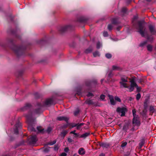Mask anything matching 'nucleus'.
Returning a JSON list of instances; mask_svg holds the SVG:
<instances>
[{
    "label": "nucleus",
    "instance_id": "nucleus-11",
    "mask_svg": "<svg viewBox=\"0 0 156 156\" xmlns=\"http://www.w3.org/2000/svg\"><path fill=\"white\" fill-rule=\"evenodd\" d=\"M31 108V105L29 103L26 104L25 106L22 108V110L25 111L26 110H30Z\"/></svg>",
    "mask_w": 156,
    "mask_h": 156
},
{
    "label": "nucleus",
    "instance_id": "nucleus-60",
    "mask_svg": "<svg viewBox=\"0 0 156 156\" xmlns=\"http://www.w3.org/2000/svg\"><path fill=\"white\" fill-rule=\"evenodd\" d=\"M56 140H54L52 142L53 144H55L56 143Z\"/></svg>",
    "mask_w": 156,
    "mask_h": 156
},
{
    "label": "nucleus",
    "instance_id": "nucleus-46",
    "mask_svg": "<svg viewBox=\"0 0 156 156\" xmlns=\"http://www.w3.org/2000/svg\"><path fill=\"white\" fill-rule=\"evenodd\" d=\"M108 76L109 77H111L112 76V71L110 70L109 71L108 74Z\"/></svg>",
    "mask_w": 156,
    "mask_h": 156
},
{
    "label": "nucleus",
    "instance_id": "nucleus-44",
    "mask_svg": "<svg viewBox=\"0 0 156 156\" xmlns=\"http://www.w3.org/2000/svg\"><path fill=\"white\" fill-rule=\"evenodd\" d=\"M103 36L105 37H106L108 36V33L107 31H104L103 33Z\"/></svg>",
    "mask_w": 156,
    "mask_h": 156
},
{
    "label": "nucleus",
    "instance_id": "nucleus-41",
    "mask_svg": "<svg viewBox=\"0 0 156 156\" xmlns=\"http://www.w3.org/2000/svg\"><path fill=\"white\" fill-rule=\"evenodd\" d=\"M141 125V122L139 120L137 119V129H139V127Z\"/></svg>",
    "mask_w": 156,
    "mask_h": 156
},
{
    "label": "nucleus",
    "instance_id": "nucleus-64",
    "mask_svg": "<svg viewBox=\"0 0 156 156\" xmlns=\"http://www.w3.org/2000/svg\"><path fill=\"white\" fill-rule=\"evenodd\" d=\"M67 127V125H65V126H63V127H64V128H66Z\"/></svg>",
    "mask_w": 156,
    "mask_h": 156
},
{
    "label": "nucleus",
    "instance_id": "nucleus-43",
    "mask_svg": "<svg viewBox=\"0 0 156 156\" xmlns=\"http://www.w3.org/2000/svg\"><path fill=\"white\" fill-rule=\"evenodd\" d=\"M112 23L114 24H116L117 23V20L115 19H113L112 20Z\"/></svg>",
    "mask_w": 156,
    "mask_h": 156
},
{
    "label": "nucleus",
    "instance_id": "nucleus-20",
    "mask_svg": "<svg viewBox=\"0 0 156 156\" xmlns=\"http://www.w3.org/2000/svg\"><path fill=\"white\" fill-rule=\"evenodd\" d=\"M90 135V133L87 132L86 133L81 135L80 137L83 138H86L88 136Z\"/></svg>",
    "mask_w": 156,
    "mask_h": 156
},
{
    "label": "nucleus",
    "instance_id": "nucleus-4",
    "mask_svg": "<svg viewBox=\"0 0 156 156\" xmlns=\"http://www.w3.org/2000/svg\"><path fill=\"white\" fill-rule=\"evenodd\" d=\"M37 129L38 130V133H43L45 132H46L48 133H49L52 130V129L50 127H48L47 130H45L44 129H41V126H37Z\"/></svg>",
    "mask_w": 156,
    "mask_h": 156
},
{
    "label": "nucleus",
    "instance_id": "nucleus-17",
    "mask_svg": "<svg viewBox=\"0 0 156 156\" xmlns=\"http://www.w3.org/2000/svg\"><path fill=\"white\" fill-rule=\"evenodd\" d=\"M132 23L133 25L136 27V16H134L132 20Z\"/></svg>",
    "mask_w": 156,
    "mask_h": 156
},
{
    "label": "nucleus",
    "instance_id": "nucleus-27",
    "mask_svg": "<svg viewBox=\"0 0 156 156\" xmlns=\"http://www.w3.org/2000/svg\"><path fill=\"white\" fill-rule=\"evenodd\" d=\"M93 55L94 57H96L97 56H99L100 54L99 52L98 51H96L93 53Z\"/></svg>",
    "mask_w": 156,
    "mask_h": 156
},
{
    "label": "nucleus",
    "instance_id": "nucleus-21",
    "mask_svg": "<svg viewBox=\"0 0 156 156\" xmlns=\"http://www.w3.org/2000/svg\"><path fill=\"white\" fill-rule=\"evenodd\" d=\"M26 117L27 119L30 121H31L32 118V114L29 113L26 115Z\"/></svg>",
    "mask_w": 156,
    "mask_h": 156
},
{
    "label": "nucleus",
    "instance_id": "nucleus-2",
    "mask_svg": "<svg viewBox=\"0 0 156 156\" xmlns=\"http://www.w3.org/2000/svg\"><path fill=\"white\" fill-rule=\"evenodd\" d=\"M127 79V77L125 76L121 77V81L119 82L120 87L127 88L129 91L131 92L134 90L135 87L136 86V83L135 82V78H133L130 81L131 83L130 87L128 86L126 83V82L128 81Z\"/></svg>",
    "mask_w": 156,
    "mask_h": 156
},
{
    "label": "nucleus",
    "instance_id": "nucleus-31",
    "mask_svg": "<svg viewBox=\"0 0 156 156\" xmlns=\"http://www.w3.org/2000/svg\"><path fill=\"white\" fill-rule=\"evenodd\" d=\"M68 27H69L68 26H66L62 27L61 28V31H65L68 29Z\"/></svg>",
    "mask_w": 156,
    "mask_h": 156
},
{
    "label": "nucleus",
    "instance_id": "nucleus-47",
    "mask_svg": "<svg viewBox=\"0 0 156 156\" xmlns=\"http://www.w3.org/2000/svg\"><path fill=\"white\" fill-rule=\"evenodd\" d=\"M126 11V9L125 8H122L121 12L123 13H125Z\"/></svg>",
    "mask_w": 156,
    "mask_h": 156
},
{
    "label": "nucleus",
    "instance_id": "nucleus-42",
    "mask_svg": "<svg viewBox=\"0 0 156 156\" xmlns=\"http://www.w3.org/2000/svg\"><path fill=\"white\" fill-rule=\"evenodd\" d=\"M34 96L35 98H37L40 97V95L38 93H36L34 94Z\"/></svg>",
    "mask_w": 156,
    "mask_h": 156
},
{
    "label": "nucleus",
    "instance_id": "nucleus-12",
    "mask_svg": "<svg viewBox=\"0 0 156 156\" xmlns=\"http://www.w3.org/2000/svg\"><path fill=\"white\" fill-rule=\"evenodd\" d=\"M108 96L110 99L111 104L112 105H114L115 103L113 97L112 95L109 94L108 95Z\"/></svg>",
    "mask_w": 156,
    "mask_h": 156
},
{
    "label": "nucleus",
    "instance_id": "nucleus-56",
    "mask_svg": "<svg viewBox=\"0 0 156 156\" xmlns=\"http://www.w3.org/2000/svg\"><path fill=\"white\" fill-rule=\"evenodd\" d=\"M67 154L63 152L59 156H66Z\"/></svg>",
    "mask_w": 156,
    "mask_h": 156
},
{
    "label": "nucleus",
    "instance_id": "nucleus-59",
    "mask_svg": "<svg viewBox=\"0 0 156 156\" xmlns=\"http://www.w3.org/2000/svg\"><path fill=\"white\" fill-rule=\"evenodd\" d=\"M53 144L52 142H49L48 144L49 145H53V144Z\"/></svg>",
    "mask_w": 156,
    "mask_h": 156
},
{
    "label": "nucleus",
    "instance_id": "nucleus-25",
    "mask_svg": "<svg viewBox=\"0 0 156 156\" xmlns=\"http://www.w3.org/2000/svg\"><path fill=\"white\" fill-rule=\"evenodd\" d=\"M122 144L121 147L122 148L125 147L127 144V142L124 141H123L121 142Z\"/></svg>",
    "mask_w": 156,
    "mask_h": 156
},
{
    "label": "nucleus",
    "instance_id": "nucleus-14",
    "mask_svg": "<svg viewBox=\"0 0 156 156\" xmlns=\"http://www.w3.org/2000/svg\"><path fill=\"white\" fill-rule=\"evenodd\" d=\"M78 154L81 155H83L85 153V151L83 148H80L78 150Z\"/></svg>",
    "mask_w": 156,
    "mask_h": 156
},
{
    "label": "nucleus",
    "instance_id": "nucleus-62",
    "mask_svg": "<svg viewBox=\"0 0 156 156\" xmlns=\"http://www.w3.org/2000/svg\"><path fill=\"white\" fill-rule=\"evenodd\" d=\"M134 129H134V127H133L131 129V131H134Z\"/></svg>",
    "mask_w": 156,
    "mask_h": 156
},
{
    "label": "nucleus",
    "instance_id": "nucleus-29",
    "mask_svg": "<svg viewBox=\"0 0 156 156\" xmlns=\"http://www.w3.org/2000/svg\"><path fill=\"white\" fill-rule=\"evenodd\" d=\"M128 129V125L125 124L123 126V130L126 131Z\"/></svg>",
    "mask_w": 156,
    "mask_h": 156
},
{
    "label": "nucleus",
    "instance_id": "nucleus-61",
    "mask_svg": "<svg viewBox=\"0 0 156 156\" xmlns=\"http://www.w3.org/2000/svg\"><path fill=\"white\" fill-rule=\"evenodd\" d=\"M99 156H105V154L103 153L101 154Z\"/></svg>",
    "mask_w": 156,
    "mask_h": 156
},
{
    "label": "nucleus",
    "instance_id": "nucleus-58",
    "mask_svg": "<svg viewBox=\"0 0 156 156\" xmlns=\"http://www.w3.org/2000/svg\"><path fill=\"white\" fill-rule=\"evenodd\" d=\"M77 124L76 123H73L72 124V128L75 127L76 126H77Z\"/></svg>",
    "mask_w": 156,
    "mask_h": 156
},
{
    "label": "nucleus",
    "instance_id": "nucleus-3",
    "mask_svg": "<svg viewBox=\"0 0 156 156\" xmlns=\"http://www.w3.org/2000/svg\"><path fill=\"white\" fill-rule=\"evenodd\" d=\"M53 103L52 98H48L46 100L44 103L42 104L41 103H38L37 104V109L35 110L34 112V114H38L40 112V109L41 107L49 106Z\"/></svg>",
    "mask_w": 156,
    "mask_h": 156
},
{
    "label": "nucleus",
    "instance_id": "nucleus-8",
    "mask_svg": "<svg viewBox=\"0 0 156 156\" xmlns=\"http://www.w3.org/2000/svg\"><path fill=\"white\" fill-rule=\"evenodd\" d=\"M16 128L14 129V132L16 134L18 133V129H20L21 128V123L19 122H17L15 125Z\"/></svg>",
    "mask_w": 156,
    "mask_h": 156
},
{
    "label": "nucleus",
    "instance_id": "nucleus-32",
    "mask_svg": "<svg viewBox=\"0 0 156 156\" xmlns=\"http://www.w3.org/2000/svg\"><path fill=\"white\" fill-rule=\"evenodd\" d=\"M75 132H76L75 130H73V131H71L70 132V133L74 134V135H75V137H78L79 136V135L78 134H77L76 133H75Z\"/></svg>",
    "mask_w": 156,
    "mask_h": 156
},
{
    "label": "nucleus",
    "instance_id": "nucleus-10",
    "mask_svg": "<svg viewBox=\"0 0 156 156\" xmlns=\"http://www.w3.org/2000/svg\"><path fill=\"white\" fill-rule=\"evenodd\" d=\"M56 119L60 121L63 120L65 121L66 122H68L69 118L67 117L61 116L58 117L56 118Z\"/></svg>",
    "mask_w": 156,
    "mask_h": 156
},
{
    "label": "nucleus",
    "instance_id": "nucleus-53",
    "mask_svg": "<svg viewBox=\"0 0 156 156\" xmlns=\"http://www.w3.org/2000/svg\"><path fill=\"white\" fill-rule=\"evenodd\" d=\"M67 141L69 143H71L73 141V140L70 138H68Z\"/></svg>",
    "mask_w": 156,
    "mask_h": 156
},
{
    "label": "nucleus",
    "instance_id": "nucleus-23",
    "mask_svg": "<svg viewBox=\"0 0 156 156\" xmlns=\"http://www.w3.org/2000/svg\"><path fill=\"white\" fill-rule=\"evenodd\" d=\"M28 130L30 132H35L36 131L35 129L31 126H28Z\"/></svg>",
    "mask_w": 156,
    "mask_h": 156
},
{
    "label": "nucleus",
    "instance_id": "nucleus-34",
    "mask_svg": "<svg viewBox=\"0 0 156 156\" xmlns=\"http://www.w3.org/2000/svg\"><path fill=\"white\" fill-rule=\"evenodd\" d=\"M105 56L106 57L108 58H110L112 57V55L109 53H106L105 54Z\"/></svg>",
    "mask_w": 156,
    "mask_h": 156
},
{
    "label": "nucleus",
    "instance_id": "nucleus-57",
    "mask_svg": "<svg viewBox=\"0 0 156 156\" xmlns=\"http://www.w3.org/2000/svg\"><path fill=\"white\" fill-rule=\"evenodd\" d=\"M69 151V149L68 147H66L64 149V151L66 152H68Z\"/></svg>",
    "mask_w": 156,
    "mask_h": 156
},
{
    "label": "nucleus",
    "instance_id": "nucleus-38",
    "mask_svg": "<svg viewBox=\"0 0 156 156\" xmlns=\"http://www.w3.org/2000/svg\"><path fill=\"white\" fill-rule=\"evenodd\" d=\"M143 80L142 79L138 77V76H137V82L139 83H141V82Z\"/></svg>",
    "mask_w": 156,
    "mask_h": 156
},
{
    "label": "nucleus",
    "instance_id": "nucleus-48",
    "mask_svg": "<svg viewBox=\"0 0 156 156\" xmlns=\"http://www.w3.org/2000/svg\"><path fill=\"white\" fill-rule=\"evenodd\" d=\"M79 112V110L78 109L77 110L74 112V115L75 116L77 115Z\"/></svg>",
    "mask_w": 156,
    "mask_h": 156
},
{
    "label": "nucleus",
    "instance_id": "nucleus-5",
    "mask_svg": "<svg viewBox=\"0 0 156 156\" xmlns=\"http://www.w3.org/2000/svg\"><path fill=\"white\" fill-rule=\"evenodd\" d=\"M11 48L17 54L21 51L22 49L21 47L18 46L14 44L12 45Z\"/></svg>",
    "mask_w": 156,
    "mask_h": 156
},
{
    "label": "nucleus",
    "instance_id": "nucleus-55",
    "mask_svg": "<svg viewBox=\"0 0 156 156\" xmlns=\"http://www.w3.org/2000/svg\"><path fill=\"white\" fill-rule=\"evenodd\" d=\"M148 107V105L146 103H144V108L145 109H146Z\"/></svg>",
    "mask_w": 156,
    "mask_h": 156
},
{
    "label": "nucleus",
    "instance_id": "nucleus-51",
    "mask_svg": "<svg viewBox=\"0 0 156 156\" xmlns=\"http://www.w3.org/2000/svg\"><path fill=\"white\" fill-rule=\"evenodd\" d=\"M141 98L140 94L138 93H137V100H138Z\"/></svg>",
    "mask_w": 156,
    "mask_h": 156
},
{
    "label": "nucleus",
    "instance_id": "nucleus-9",
    "mask_svg": "<svg viewBox=\"0 0 156 156\" xmlns=\"http://www.w3.org/2000/svg\"><path fill=\"white\" fill-rule=\"evenodd\" d=\"M132 112L133 115V119L132 123L133 125V126H135L136 125V117L135 110H133Z\"/></svg>",
    "mask_w": 156,
    "mask_h": 156
},
{
    "label": "nucleus",
    "instance_id": "nucleus-19",
    "mask_svg": "<svg viewBox=\"0 0 156 156\" xmlns=\"http://www.w3.org/2000/svg\"><path fill=\"white\" fill-rule=\"evenodd\" d=\"M67 131L66 130H63L61 133L60 136L62 137L63 138H64L65 136L67 133Z\"/></svg>",
    "mask_w": 156,
    "mask_h": 156
},
{
    "label": "nucleus",
    "instance_id": "nucleus-54",
    "mask_svg": "<svg viewBox=\"0 0 156 156\" xmlns=\"http://www.w3.org/2000/svg\"><path fill=\"white\" fill-rule=\"evenodd\" d=\"M91 83V82L87 81L86 83V85L87 86H89Z\"/></svg>",
    "mask_w": 156,
    "mask_h": 156
},
{
    "label": "nucleus",
    "instance_id": "nucleus-15",
    "mask_svg": "<svg viewBox=\"0 0 156 156\" xmlns=\"http://www.w3.org/2000/svg\"><path fill=\"white\" fill-rule=\"evenodd\" d=\"M145 143V141L144 139H142L139 143V149H140L142 147V146Z\"/></svg>",
    "mask_w": 156,
    "mask_h": 156
},
{
    "label": "nucleus",
    "instance_id": "nucleus-13",
    "mask_svg": "<svg viewBox=\"0 0 156 156\" xmlns=\"http://www.w3.org/2000/svg\"><path fill=\"white\" fill-rule=\"evenodd\" d=\"M100 145L103 147L106 148H108L110 146V144L108 143L102 142L100 144Z\"/></svg>",
    "mask_w": 156,
    "mask_h": 156
},
{
    "label": "nucleus",
    "instance_id": "nucleus-49",
    "mask_svg": "<svg viewBox=\"0 0 156 156\" xmlns=\"http://www.w3.org/2000/svg\"><path fill=\"white\" fill-rule=\"evenodd\" d=\"M105 96L104 94H101L100 96V98L102 100H103L105 99Z\"/></svg>",
    "mask_w": 156,
    "mask_h": 156
},
{
    "label": "nucleus",
    "instance_id": "nucleus-22",
    "mask_svg": "<svg viewBox=\"0 0 156 156\" xmlns=\"http://www.w3.org/2000/svg\"><path fill=\"white\" fill-rule=\"evenodd\" d=\"M141 114L143 116V118H146L147 117V112L145 111H143L142 112H141Z\"/></svg>",
    "mask_w": 156,
    "mask_h": 156
},
{
    "label": "nucleus",
    "instance_id": "nucleus-26",
    "mask_svg": "<svg viewBox=\"0 0 156 156\" xmlns=\"http://www.w3.org/2000/svg\"><path fill=\"white\" fill-rule=\"evenodd\" d=\"M147 48L148 51H151L152 50L153 46L150 44L148 45L147 46Z\"/></svg>",
    "mask_w": 156,
    "mask_h": 156
},
{
    "label": "nucleus",
    "instance_id": "nucleus-24",
    "mask_svg": "<svg viewBox=\"0 0 156 156\" xmlns=\"http://www.w3.org/2000/svg\"><path fill=\"white\" fill-rule=\"evenodd\" d=\"M85 103L89 105H92L94 104L92 100L90 99L87 100Z\"/></svg>",
    "mask_w": 156,
    "mask_h": 156
},
{
    "label": "nucleus",
    "instance_id": "nucleus-39",
    "mask_svg": "<svg viewBox=\"0 0 156 156\" xmlns=\"http://www.w3.org/2000/svg\"><path fill=\"white\" fill-rule=\"evenodd\" d=\"M50 148L49 147H47L44 148V151L45 152H48L50 151Z\"/></svg>",
    "mask_w": 156,
    "mask_h": 156
},
{
    "label": "nucleus",
    "instance_id": "nucleus-28",
    "mask_svg": "<svg viewBox=\"0 0 156 156\" xmlns=\"http://www.w3.org/2000/svg\"><path fill=\"white\" fill-rule=\"evenodd\" d=\"M84 123H81L80 124H77V126H76V129H80L81 126L84 125Z\"/></svg>",
    "mask_w": 156,
    "mask_h": 156
},
{
    "label": "nucleus",
    "instance_id": "nucleus-63",
    "mask_svg": "<svg viewBox=\"0 0 156 156\" xmlns=\"http://www.w3.org/2000/svg\"><path fill=\"white\" fill-rule=\"evenodd\" d=\"M144 1L147 2H150L151 1V0H144Z\"/></svg>",
    "mask_w": 156,
    "mask_h": 156
},
{
    "label": "nucleus",
    "instance_id": "nucleus-7",
    "mask_svg": "<svg viewBox=\"0 0 156 156\" xmlns=\"http://www.w3.org/2000/svg\"><path fill=\"white\" fill-rule=\"evenodd\" d=\"M126 110V109L124 108L118 107L117 108L116 111L119 113H121V116H123L125 115Z\"/></svg>",
    "mask_w": 156,
    "mask_h": 156
},
{
    "label": "nucleus",
    "instance_id": "nucleus-6",
    "mask_svg": "<svg viewBox=\"0 0 156 156\" xmlns=\"http://www.w3.org/2000/svg\"><path fill=\"white\" fill-rule=\"evenodd\" d=\"M29 143L31 145H34L36 144L37 140L36 136L34 135L32 136L29 139Z\"/></svg>",
    "mask_w": 156,
    "mask_h": 156
},
{
    "label": "nucleus",
    "instance_id": "nucleus-45",
    "mask_svg": "<svg viewBox=\"0 0 156 156\" xmlns=\"http://www.w3.org/2000/svg\"><path fill=\"white\" fill-rule=\"evenodd\" d=\"M58 149V147L57 145H55L54 147V150L55 151H57Z\"/></svg>",
    "mask_w": 156,
    "mask_h": 156
},
{
    "label": "nucleus",
    "instance_id": "nucleus-36",
    "mask_svg": "<svg viewBox=\"0 0 156 156\" xmlns=\"http://www.w3.org/2000/svg\"><path fill=\"white\" fill-rule=\"evenodd\" d=\"M101 46V44L99 42H98L97 44V48L99 49Z\"/></svg>",
    "mask_w": 156,
    "mask_h": 156
},
{
    "label": "nucleus",
    "instance_id": "nucleus-16",
    "mask_svg": "<svg viewBox=\"0 0 156 156\" xmlns=\"http://www.w3.org/2000/svg\"><path fill=\"white\" fill-rule=\"evenodd\" d=\"M149 28L151 33L153 34L155 32L154 27L152 25H150L149 26Z\"/></svg>",
    "mask_w": 156,
    "mask_h": 156
},
{
    "label": "nucleus",
    "instance_id": "nucleus-18",
    "mask_svg": "<svg viewBox=\"0 0 156 156\" xmlns=\"http://www.w3.org/2000/svg\"><path fill=\"white\" fill-rule=\"evenodd\" d=\"M121 69L119 66H112V70H120Z\"/></svg>",
    "mask_w": 156,
    "mask_h": 156
},
{
    "label": "nucleus",
    "instance_id": "nucleus-52",
    "mask_svg": "<svg viewBox=\"0 0 156 156\" xmlns=\"http://www.w3.org/2000/svg\"><path fill=\"white\" fill-rule=\"evenodd\" d=\"M87 97H90V96H93L94 95L92 93H91L90 92H89L87 94Z\"/></svg>",
    "mask_w": 156,
    "mask_h": 156
},
{
    "label": "nucleus",
    "instance_id": "nucleus-50",
    "mask_svg": "<svg viewBox=\"0 0 156 156\" xmlns=\"http://www.w3.org/2000/svg\"><path fill=\"white\" fill-rule=\"evenodd\" d=\"M141 91V88L140 87H138L137 85V92H139Z\"/></svg>",
    "mask_w": 156,
    "mask_h": 156
},
{
    "label": "nucleus",
    "instance_id": "nucleus-37",
    "mask_svg": "<svg viewBox=\"0 0 156 156\" xmlns=\"http://www.w3.org/2000/svg\"><path fill=\"white\" fill-rule=\"evenodd\" d=\"M112 27L113 26L112 24H109L108 25V29L109 30H112Z\"/></svg>",
    "mask_w": 156,
    "mask_h": 156
},
{
    "label": "nucleus",
    "instance_id": "nucleus-35",
    "mask_svg": "<svg viewBox=\"0 0 156 156\" xmlns=\"http://www.w3.org/2000/svg\"><path fill=\"white\" fill-rule=\"evenodd\" d=\"M147 41H144L143 42H142V43H140V46H141V47H143L144 45L146 44L147 43Z\"/></svg>",
    "mask_w": 156,
    "mask_h": 156
},
{
    "label": "nucleus",
    "instance_id": "nucleus-1",
    "mask_svg": "<svg viewBox=\"0 0 156 156\" xmlns=\"http://www.w3.org/2000/svg\"><path fill=\"white\" fill-rule=\"evenodd\" d=\"M145 23L144 21L143 20L137 21V24L138 25V31L142 37L146 38L147 41L152 42L153 41V38L148 35L147 31L144 25Z\"/></svg>",
    "mask_w": 156,
    "mask_h": 156
},
{
    "label": "nucleus",
    "instance_id": "nucleus-30",
    "mask_svg": "<svg viewBox=\"0 0 156 156\" xmlns=\"http://www.w3.org/2000/svg\"><path fill=\"white\" fill-rule=\"evenodd\" d=\"M92 50L91 48H88L85 51V52L87 54L91 52L92 51Z\"/></svg>",
    "mask_w": 156,
    "mask_h": 156
},
{
    "label": "nucleus",
    "instance_id": "nucleus-40",
    "mask_svg": "<svg viewBox=\"0 0 156 156\" xmlns=\"http://www.w3.org/2000/svg\"><path fill=\"white\" fill-rule=\"evenodd\" d=\"M115 101H116L119 102H120L121 101V100L120 98L117 96H115Z\"/></svg>",
    "mask_w": 156,
    "mask_h": 156
},
{
    "label": "nucleus",
    "instance_id": "nucleus-33",
    "mask_svg": "<svg viewBox=\"0 0 156 156\" xmlns=\"http://www.w3.org/2000/svg\"><path fill=\"white\" fill-rule=\"evenodd\" d=\"M149 111L153 112H154L155 110L154 109V107L153 106H151L149 108Z\"/></svg>",
    "mask_w": 156,
    "mask_h": 156
}]
</instances>
